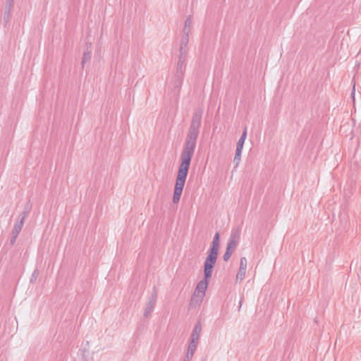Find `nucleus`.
I'll return each mask as SVG.
<instances>
[{
  "label": "nucleus",
  "instance_id": "f257e3e1",
  "mask_svg": "<svg viewBox=\"0 0 361 361\" xmlns=\"http://www.w3.org/2000/svg\"><path fill=\"white\" fill-rule=\"evenodd\" d=\"M202 114L203 111L201 109L195 110L192 114L183 149L180 154V164L178 167L173 196V202L174 204L179 202L183 192L190 162L195 152L197 140L200 134Z\"/></svg>",
  "mask_w": 361,
  "mask_h": 361
},
{
  "label": "nucleus",
  "instance_id": "f03ea898",
  "mask_svg": "<svg viewBox=\"0 0 361 361\" xmlns=\"http://www.w3.org/2000/svg\"><path fill=\"white\" fill-rule=\"evenodd\" d=\"M214 267V265L213 264L204 263V279L197 283L195 292L205 295Z\"/></svg>",
  "mask_w": 361,
  "mask_h": 361
},
{
  "label": "nucleus",
  "instance_id": "7ed1b4c3",
  "mask_svg": "<svg viewBox=\"0 0 361 361\" xmlns=\"http://www.w3.org/2000/svg\"><path fill=\"white\" fill-rule=\"evenodd\" d=\"M219 232H216L214 236L210 248L208 250L207 256L204 262L215 265L219 250Z\"/></svg>",
  "mask_w": 361,
  "mask_h": 361
},
{
  "label": "nucleus",
  "instance_id": "20e7f679",
  "mask_svg": "<svg viewBox=\"0 0 361 361\" xmlns=\"http://www.w3.org/2000/svg\"><path fill=\"white\" fill-rule=\"evenodd\" d=\"M183 80V75H178V74L176 73L172 80L169 82V87L171 89V94H173L176 98L179 97Z\"/></svg>",
  "mask_w": 361,
  "mask_h": 361
},
{
  "label": "nucleus",
  "instance_id": "39448f33",
  "mask_svg": "<svg viewBox=\"0 0 361 361\" xmlns=\"http://www.w3.org/2000/svg\"><path fill=\"white\" fill-rule=\"evenodd\" d=\"M30 210V205L29 204H26L24 207V210L18 216V220L13 226V230L19 232L21 231L25 220L29 215Z\"/></svg>",
  "mask_w": 361,
  "mask_h": 361
},
{
  "label": "nucleus",
  "instance_id": "423d86ee",
  "mask_svg": "<svg viewBox=\"0 0 361 361\" xmlns=\"http://www.w3.org/2000/svg\"><path fill=\"white\" fill-rule=\"evenodd\" d=\"M187 53L179 52L178 61L177 63L176 73L178 75H183L185 71V61Z\"/></svg>",
  "mask_w": 361,
  "mask_h": 361
},
{
  "label": "nucleus",
  "instance_id": "0eeeda50",
  "mask_svg": "<svg viewBox=\"0 0 361 361\" xmlns=\"http://www.w3.org/2000/svg\"><path fill=\"white\" fill-rule=\"evenodd\" d=\"M205 295L201 294L194 291L193 295L191 297L190 305L191 307H196L197 305H200L202 302Z\"/></svg>",
  "mask_w": 361,
  "mask_h": 361
},
{
  "label": "nucleus",
  "instance_id": "6e6552de",
  "mask_svg": "<svg viewBox=\"0 0 361 361\" xmlns=\"http://www.w3.org/2000/svg\"><path fill=\"white\" fill-rule=\"evenodd\" d=\"M202 331V324L200 322H198L195 324L194 329L192 331L190 340L198 341L200 339V335Z\"/></svg>",
  "mask_w": 361,
  "mask_h": 361
},
{
  "label": "nucleus",
  "instance_id": "1a4fd4ad",
  "mask_svg": "<svg viewBox=\"0 0 361 361\" xmlns=\"http://www.w3.org/2000/svg\"><path fill=\"white\" fill-rule=\"evenodd\" d=\"M189 42V33H183L181 38L179 52L188 53V44Z\"/></svg>",
  "mask_w": 361,
  "mask_h": 361
},
{
  "label": "nucleus",
  "instance_id": "9d476101",
  "mask_svg": "<svg viewBox=\"0 0 361 361\" xmlns=\"http://www.w3.org/2000/svg\"><path fill=\"white\" fill-rule=\"evenodd\" d=\"M240 236V230L239 228L232 230L231 235L228 239V243H233L234 245H238Z\"/></svg>",
  "mask_w": 361,
  "mask_h": 361
},
{
  "label": "nucleus",
  "instance_id": "9b49d317",
  "mask_svg": "<svg viewBox=\"0 0 361 361\" xmlns=\"http://www.w3.org/2000/svg\"><path fill=\"white\" fill-rule=\"evenodd\" d=\"M91 43H87V49L86 51L84 52L83 54V56H82V68L85 66V63L87 62H90V59H91V50H90L89 49L91 48Z\"/></svg>",
  "mask_w": 361,
  "mask_h": 361
},
{
  "label": "nucleus",
  "instance_id": "f8f14e48",
  "mask_svg": "<svg viewBox=\"0 0 361 361\" xmlns=\"http://www.w3.org/2000/svg\"><path fill=\"white\" fill-rule=\"evenodd\" d=\"M197 344L198 341L190 340L186 354L193 357V355L197 349Z\"/></svg>",
  "mask_w": 361,
  "mask_h": 361
},
{
  "label": "nucleus",
  "instance_id": "ddd939ff",
  "mask_svg": "<svg viewBox=\"0 0 361 361\" xmlns=\"http://www.w3.org/2000/svg\"><path fill=\"white\" fill-rule=\"evenodd\" d=\"M156 303L152 302L151 301H148V302L146 305V307L145 308L144 311V317H148V316L152 313V312L154 310V305Z\"/></svg>",
  "mask_w": 361,
  "mask_h": 361
},
{
  "label": "nucleus",
  "instance_id": "4468645a",
  "mask_svg": "<svg viewBox=\"0 0 361 361\" xmlns=\"http://www.w3.org/2000/svg\"><path fill=\"white\" fill-rule=\"evenodd\" d=\"M191 26H192L191 16H188L185 21V25H184V27L183 30V32L190 34Z\"/></svg>",
  "mask_w": 361,
  "mask_h": 361
},
{
  "label": "nucleus",
  "instance_id": "2eb2a0df",
  "mask_svg": "<svg viewBox=\"0 0 361 361\" xmlns=\"http://www.w3.org/2000/svg\"><path fill=\"white\" fill-rule=\"evenodd\" d=\"M241 150H235V154L233 158V163L235 164L234 168H237L240 162V157H241Z\"/></svg>",
  "mask_w": 361,
  "mask_h": 361
},
{
  "label": "nucleus",
  "instance_id": "dca6fc26",
  "mask_svg": "<svg viewBox=\"0 0 361 361\" xmlns=\"http://www.w3.org/2000/svg\"><path fill=\"white\" fill-rule=\"evenodd\" d=\"M246 269L239 267L238 273L236 274V281H242L245 276Z\"/></svg>",
  "mask_w": 361,
  "mask_h": 361
},
{
  "label": "nucleus",
  "instance_id": "f3484780",
  "mask_svg": "<svg viewBox=\"0 0 361 361\" xmlns=\"http://www.w3.org/2000/svg\"><path fill=\"white\" fill-rule=\"evenodd\" d=\"M12 10H13L12 8H10L8 9V7L5 6V11L4 13V20L6 24H7L10 20L11 13Z\"/></svg>",
  "mask_w": 361,
  "mask_h": 361
},
{
  "label": "nucleus",
  "instance_id": "a211bd4d",
  "mask_svg": "<svg viewBox=\"0 0 361 361\" xmlns=\"http://www.w3.org/2000/svg\"><path fill=\"white\" fill-rule=\"evenodd\" d=\"M157 300V290L155 287H154L153 290L152 292L151 296L149 299V301L156 303Z\"/></svg>",
  "mask_w": 361,
  "mask_h": 361
},
{
  "label": "nucleus",
  "instance_id": "6ab92c4d",
  "mask_svg": "<svg viewBox=\"0 0 361 361\" xmlns=\"http://www.w3.org/2000/svg\"><path fill=\"white\" fill-rule=\"evenodd\" d=\"M236 245H234V243L233 244V243H227V247H226V252H228V253L230 254H233L235 247H236Z\"/></svg>",
  "mask_w": 361,
  "mask_h": 361
},
{
  "label": "nucleus",
  "instance_id": "aec40b11",
  "mask_svg": "<svg viewBox=\"0 0 361 361\" xmlns=\"http://www.w3.org/2000/svg\"><path fill=\"white\" fill-rule=\"evenodd\" d=\"M240 268L247 269V259L245 257L240 258Z\"/></svg>",
  "mask_w": 361,
  "mask_h": 361
},
{
  "label": "nucleus",
  "instance_id": "412c9836",
  "mask_svg": "<svg viewBox=\"0 0 361 361\" xmlns=\"http://www.w3.org/2000/svg\"><path fill=\"white\" fill-rule=\"evenodd\" d=\"M39 272L38 269H36L34 270V271L32 272V274L31 276V279H30L31 283H33L34 281H36L37 278L39 276Z\"/></svg>",
  "mask_w": 361,
  "mask_h": 361
},
{
  "label": "nucleus",
  "instance_id": "4be33fe9",
  "mask_svg": "<svg viewBox=\"0 0 361 361\" xmlns=\"http://www.w3.org/2000/svg\"><path fill=\"white\" fill-rule=\"evenodd\" d=\"M245 140L239 139L237 142L236 149L237 150H243V145H244Z\"/></svg>",
  "mask_w": 361,
  "mask_h": 361
},
{
  "label": "nucleus",
  "instance_id": "5701e85b",
  "mask_svg": "<svg viewBox=\"0 0 361 361\" xmlns=\"http://www.w3.org/2000/svg\"><path fill=\"white\" fill-rule=\"evenodd\" d=\"M13 4H14V0H6L5 6L8 7V9L10 8H13Z\"/></svg>",
  "mask_w": 361,
  "mask_h": 361
},
{
  "label": "nucleus",
  "instance_id": "b1692460",
  "mask_svg": "<svg viewBox=\"0 0 361 361\" xmlns=\"http://www.w3.org/2000/svg\"><path fill=\"white\" fill-rule=\"evenodd\" d=\"M231 255H232L231 254H230V253H228V252L226 251L223 256V259L226 262L230 259Z\"/></svg>",
  "mask_w": 361,
  "mask_h": 361
},
{
  "label": "nucleus",
  "instance_id": "393cba45",
  "mask_svg": "<svg viewBox=\"0 0 361 361\" xmlns=\"http://www.w3.org/2000/svg\"><path fill=\"white\" fill-rule=\"evenodd\" d=\"M247 137V128H245L239 139L243 140L245 141V139Z\"/></svg>",
  "mask_w": 361,
  "mask_h": 361
},
{
  "label": "nucleus",
  "instance_id": "a878e982",
  "mask_svg": "<svg viewBox=\"0 0 361 361\" xmlns=\"http://www.w3.org/2000/svg\"><path fill=\"white\" fill-rule=\"evenodd\" d=\"M192 358V356H190L189 355H185L184 359L183 360V361H190Z\"/></svg>",
  "mask_w": 361,
  "mask_h": 361
},
{
  "label": "nucleus",
  "instance_id": "bb28decb",
  "mask_svg": "<svg viewBox=\"0 0 361 361\" xmlns=\"http://www.w3.org/2000/svg\"><path fill=\"white\" fill-rule=\"evenodd\" d=\"M20 232L19 231H16L15 230H12V232H11V236H15V237H17L18 236Z\"/></svg>",
  "mask_w": 361,
  "mask_h": 361
},
{
  "label": "nucleus",
  "instance_id": "cd10ccee",
  "mask_svg": "<svg viewBox=\"0 0 361 361\" xmlns=\"http://www.w3.org/2000/svg\"><path fill=\"white\" fill-rule=\"evenodd\" d=\"M17 237L11 236L10 240V243L13 245L16 243Z\"/></svg>",
  "mask_w": 361,
  "mask_h": 361
},
{
  "label": "nucleus",
  "instance_id": "c85d7f7f",
  "mask_svg": "<svg viewBox=\"0 0 361 361\" xmlns=\"http://www.w3.org/2000/svg\"><path fill=\"white\" fill-rule=\"evenodd\" d=\"M202 361H207V360H206V359H204V360H202Z\"/></svg>",
  "mask_w": 361,
  "mask_h": 361
}]
</instances>
